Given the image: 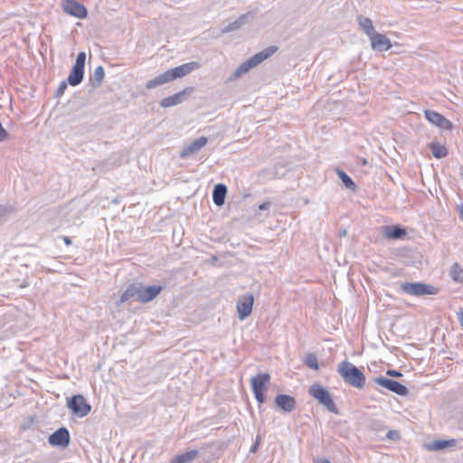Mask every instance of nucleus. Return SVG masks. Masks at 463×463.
I'll use <instances>...</instances> for the list:
<instances>
[{
  "label": "nucleus",
  "instance_id": "f257e3e1",
  "mask_svg": "<svg viewBox=\"0 0 463 463\" xmlns=\"http://www.w3.org/2000/svg\"><path fill=\"white\" fill-rule=\"evenodd\" d=\"M199 68L197 62L192 61L184 63L175 68L167 70L164 73H161L155 77L154 79L148 80L146 83V88L148 90L155 89L158 86L164 85L167 82H170L177 78H182L192 72L194 70Z\"/></svg>",
  "mask_w": 463,
  "mask_h": 463
},
{
  "label": "nucleus",
  "instance_id": "f03ea898",
  "mask_svg": "<svg viewBox=\"0 0 463 463\" xmlns=\"http://www.w3.org/2000/svg\"><path fill=\"white\" fill-rule=\"evenodd\" d=\"M337 373L345 383L354 388L362 389L365 384L364 373L347 360L342 361L338 364Z\"/></svg>",
  "mask_w": 463,
  "mask_h": 463
},
{
  "label": "nucleus",
  "instance_id": "7ed1b4c3",
  "mask_svg": "<svg viewBox=\"0 0 463 463\" xmlns=\"http://www.w3.org/2000/svg\"><path fill=\"white\" fill-rule=\"evenodd\" d=\"M278 50L276 46H269L265 50L254 54L245 61H243L233 72V79H237L247 73L252 68L258 66L263 61L270 57Z\"/></svg>",
  "mask_w": 463,
  "mask_h": 463
},
{
  "label": "nucleus",
  "instance_id": "20e7f679",
  "mask_svg": "<svg viewBox=\"0 0 463 463\" xmlns=\"http://www.w3.org/2000/svg\"><path fill=\"white\" fill-rule=\"evenodd\" d=\"M269 381L270 375L269 373H259L250 379L252 392L255 399L260 404L264 403L266 401L265 392Z\"/></svg>",
  "mask_w": 463,
  "mask_h": 463
},
{
  "label": "nucleus",
  "instance_id": "39448f33",
  "mask_svg": "<svg viewBox=\"0 0 463 463\" xmlns=\"http://www.w3.org/2000/svg\"><path fill=\"white\" fill-rule=\"evenodd\" d=\"M401 291L410 296L434 295L437 289L432 285L421 282H403L400 285Z\"/></svg>",
  "mask_w": 463,
  "mask_h": 463
},
{
  "label": "nucleus",
  "instance_id": "423d86ee",
  "mask_svg": "<svg viewBox=\"0 0 463 463\" xmlns=\"http://www.w3.org/2000/svg\"><path fill=\"white\" fill-rule=\"evenodd\" d=\"M67 407L77 417L83 418L87 416L90 411L91 406L89 404L81 394H76L67 399Z\"/></svg>",
  "mask_w": 463,
  "mask_h": 463
},
{
  "label": "nucleus",
  "instance_id": "0eeeda50",
  "mask_svg": "<svg viewBox=\"0 0 463 463\" xmlns=\"http://www.w3.org/2000/svg\"><path fill=\"white\" fill-rule=\"evenodd\" d=\"M253 303L254 297L251 293H247L238 298L236 309L238 313V318L241 321L245 320L251 314Z\"/></svg>",
  "mask_w": 463,
  "mask_h": 463
},
{
  "label": "nucleus",
  "instance_id": "6e6552de",
  "mask_svg": "<svg viewBox=\"0 0 463 463\" xmlns=\"http://www.w3.org/2000/svg\"><path fill=\"white\" fill-rule=\"evenodd\" d=\"M373 381L380 386L398 395L405 396L409 393L408 388L395 380L385 378L383 376H377Z\"/></svg>",
  "mask_w": 463,
  "mask_h": 463
},
{
  "label": "nucleus",
  "instance_id": "1a4fd4ad",
  "mask_svg": "<svg viewBox=\"0 0 463 463\" xmlns=\"http://www.w3.org/2000/svg\"><path fill=\"white\" fill-rule=\"evenodd\" d=\"M138 290H137V301L140 303H147L156 298L163 288L160 285H152L144 287L141 283H137Z\"/></svg>",
  "mask_w": 463,
  "mask_h": 463
},
{
  "label": "nucleus",
  "instance_id": "9d476101",
  "mask_svg": "<svg viewBox=\"0 0 463 463\" xmlns=\"http://www.w3.org/2000/svg\"><path fill=\"white\" fill-rule=\"evenodd\" d=\"M62 9L66 14L80 19L85 18L88 14L86 7L75 0H64Z\"/></svg>",
  "mask_w": 463,
  "mask_h": 463
},
{
  "label": "nucleus",
  "instance_id": "9b49d317",
  "mask_svg": "<svg viewBox=\"0 0 463 463\" xmlns=\"http://www.w3.org/2000/svg\"><path fill=\"white\" fill-rule=\"evenodd\" d=\"M426 119L433 124L434 126L444 130H450L452 128V123L447 119L443 115L430 109L424 111Z\"/></svg>",
  "mask_w": 463,
  "mask_h": 463
},
{
  "label": "nucleus",
  "instance_id": "f8f14e48",
  "mask_svg": "<svg viewBox=\"0 0 463 463\" xmlns=\"http://www.w3.org/2000/svg\"><path fill=\"white\" fill-rule=\"evenodd\" d=\"M49 443L52 446L66 448L70 444L69 430L64 427L58 429L49 437Z\"/></svg>",
  "mask_w": 463,
  "mask_h": 463
},
{
  "label": "nucleus",
  "instance_id": "ddd939ff",
  "mask_svg": "<svg viewBox=\"0 0 463 463\" xmlns=\"http://www.w3.org/2000/svg\"><path fill=\"white\" fill-rule=\"evenodd\" d=\"M208 142L207 137H200L199 138L194 140L190 144L184 146L180 152V157L185 158L192 155L196 154L198 151H200Z\"/></svg>",
  "mask_w": 463,
  "mask_h": 463
},
{
  "label": "nucleus",
  "instance_id": "4468645a",
  "mask_svg": "<svg viewBox=\"0 0 463 463\" xmlns=\"http://www.w3.org/2000/svg\"><path fill=\"white\" fill-rule=\"evenodd\" d=\"M372 49L377 52L388 51L392 48L390 40L382 33H374L370 37Z\"/></svg>",
  "mask_w": 463,
  "mask_h": 463
},
{
  "label": "nucleus",
  "instance_id": "2eb2a0df",
  "mask_svg": "<svg viewBox=\"0 0 463 463\" xmlns=\"http://www.w3.org/2000/svg\"><path fill=\"white\" fill-rule=\"evenodd\" d=\"M276 405L285 412H291L296 407V400L288 394H278L275 398Z\"/></svg>",
  "mask_w": 463,
  "mask_h": 463
},
{
  "label": "nucleus",
  "instance_id": "dca6fc26",
  "mask_svg": "<svg viewBox=\"0 0 463 463\" xmlns=\"http://www.w3.org/2000/svg\"><path fill=\"white\" fill-rule=\"evenodd\" d=\"M320 404L323 405L326 410L334 414H339V410L335 405L333 397L329 392L320 386Z\"/></svg>",
  "mask_w": 463,
  "mask_h": 463
},
{
  "label": "nucleus",
  "instance_id": "f3484780",
  "mask_svg": "<svg viewBox=\"0 0 463 463\" xmlns=\"http://www.w3.org/2000/svg\"><path fill=\"white\" fill-rule=\"evenodd\" d=\"M383 234L387 239L399 240L403 238L407 234V232L400 225H390L383 227Z\"/></svg>",
  "mask_w": 463,
  "mask_h": 463
},
{
  "label": "nucleus",
  "instance_id": "a211bd4d",
  "mask_svg": "<svg viewBox=\"0 0 463 463\" xmlns=\"http://www.w3.org/2000/svg\"><path fill=\"white\" fill-rule=\"evenodd\" d=\"M251 15V13H246L239 16L235 21L229 23L226 26H224L221 32L222 33H228L231 32L237 31L241 29L248 21L249 17Z\"/></svg>",
  "mask_w": 463,
  "mask_h": 463
},
{
  "label": "nucleus",
  "instance_id": "6ab92c4d",
  "mask_svg": "<svg viewBox=\"0 0 463 463\" xmlns=\"http://www.w3.org/2000/svg\"><path fill=\"white\" fill-rule=\"evenodd\" d=\"M137 290H138V285L137 283H133L129 285L126 290H124L120 296L119 300L117 302L118 306H120L121 304L129 301L130 299H135L137 301Z\"/></svg>",
  "mask_w": 463,
  "mask_h": 463
},
{
  "label": "nucleus",
  "instance_id": "aec40b11",
  "mask_svg": "<svg viewBox=\"0 0 463 463\" xmlns=\"http://www.w3.org/2000/svg\"><path fill=\"white\" fill-rule=\"evenodd\" d=\"M84 77V68L73 65L71 72L67 78V82L71 86H78L83 80Z\"/></svg>",
  "mask_w": 463,
  "mask_h": 463
},
{
  "label": "nucleus",
  "instance_id": "412c9836",
  "mask_svg": "<svg viewBox=\"0 0 463 463\" xmlns=\"http://www.w3.org/2000/svg\"><path fill=\"white\" fill-rule=\"evenodd\" d=\"M226 194L227 187L225 184H218L214 186L213 191V200L215 205L222 206L224 204Z\"/></svg>",
  "mask_w": 463,
  "mask_h": 463
},
{
  "label": "nucleus",
  "instance_id": "4be33fe9",
  "mask_svg": "<svg viewBox=\"0 0 463 463\" xmlns=\"http://www.w3.org/2000/svg\"><path fill=\"white\" fill-rule=\"evenodd\" d=\"M199 454V450L192 449L175 456L170 460V463H192Z\"/></svg>",
  "mask_w": 463,
  "mask_h": 463
},
{
  "label": "nucleus",
  "instance_id": "5701e85b",
  "mask_svg": "<svg viewBox=\"0 0 463 463\" xmlns=\"http://www.w3.org/2000/svg\"><path fill=\"white\" fill-rule=\"evenodd\" d=\"M185 90H182L178 93H175L172 96L165 98L161 100L160 106L162 108H169L173 106H176L184 100V97L185 96Z\"/></svg>",
  "mask_w": 463,
  "mask_h": 463
},
{
  "label": "nucleus",
  "instance_id": "b1692460",
  "mask_svg": "<svg viewBox=\"0 0 463 463\" xmlns=\"http://www.w3.org/2000/svg\"><path fill=\"white\" fill-rule=\"evenodd\" d=\"M356 21H357L359 26L361 27V29L363 30V32L368 37H370L371 35H373L375 33L374 26H373V22H372V20L370 18L364 17L363 15H358L356 17Z\"/></svg>",
  "mask_w": 463,
  "mask_h": 463
},
{
  "label": "nucleus",
  "instance_id": "393cba45",
  "mask_svg": "<svg viewBox=\"0 0 463 463\" xmlns=\"http://www.w3.org/2000/svg\"><path fill=\"white\" fill-rule=\"evenodd\" d=\"M105 77V71L104 68L102 66H98L93 73L90 76V81L91 82V85L93 88L99 87L101 82L103 81Z\"/></svg>",
  "mask_w": 463,
  "mask_h": 463
},
{
  "label": "nucleus",
  "instance_id": "a878e982",
  "mask_svg": "<svg viewBox=\"0 0 463 463\" xmlns=\"http://www.w3.org/2000/svg\"><path fill=\"white\" fill-rule=\"evenodd\" d=\"M456 444H457L456 439H440V440L432 441L431 443H430L428 445V448L430 450H441L448 447L456 446Z\"/></svg>",
  "mask_w": 463,
  "mask_h": 463
},
{
  "label": "nucleus",
  "instance_id": "bb28decb",
  "mask_svg": "<svg viewBox=\"0 0 463 463\" xmlns=\"http://www.w3.org/2000/svg\"><path fill=\"white\" fill-rule=\"evenodd\" d=\"M430 149L434 157L440 159L448 156V149L439 143L432 142L430 144Z\"/></svg>",
  "mask_w": 463,
  "mask_h": 463
},
{
  "label": "nucleus",
  "instance_id": "cd10ccee",
  "mask_svg": "<svg viewBox=\"0 0 463 463\" xmlns=\"http://www.w3.org/2000/svg\"><path fill=\"white\" fill-rule=\"evenodd\" d=\"M336 172H337L338 177L340 178L343 184L346 188H348L350 190H354L356 188L354 182L345 171L337 169Z\"/></svg>",
  "mask_w": 463,
  "mask_h": 463
},
{
  "label": "nucleus",
  "instance_id": "c85d7f7f",
  "mask_svg": "<svg viewBox=\"0 0 463 463\" xmlns=\"http://www.w3.org/2000/svg\"><path fill=\"white\" fill-rule=\"evenodd\" d=\"M450 276L455 281H463V269L458 263L453 264L451 267Z\"/></svg>",
  "mask_w": 463,
  "mask_h": 463
},
{
  "label": "nucleus",
  "instance_id": "c756f323",
  "mask_svg": "<svg viewBox=\"0 0 463 463\" xmlns=\"http://www.w3.org/2000/svg\"><path fill=\"white\" fill-rule=\"evenodd\" d=\"M305 364L312 369L318 370V360L315 354H307L305 357Z\"/></svg>",
  "mask_w": 463,
  "mask_h": 463
},
{
  "label": "nucleus",
  "instance_id": "7c9ffc66",
  "mask_svg": "<svg viewBox=\"0 0 463 463\" xmlns=\"http://www.w3.org/2000/svg\"><path fill=\"white\" fill-rule=\"evenodd\" d=\"M86 61V53L84 52H80L78 53L75 64L76 66L84 68Z\"/></svg>",
  "mask_w": 463,
  "mask_h": 463
},
{
  "label": "nucleus",
  "instance_id": "2f4dec72",
  "mask_svg": "<svg viewBox=\"0 0 463 463\" xmlns=\"http://www.w3.org/2000/svg\"><path fill=\"white\" fill-rule=\"evenodd\" d=\"M308 392L311 396H313L315 399L318 400V383H313L309 389Z\"/></svg>",
  "mask_w": 463,
  "mask_h": 463
},
{
  "label": "nucleus",
  "instance_id": "473e14b6",
  "mask_svg": "<svg viewBox=\"0 0 463 463\" xmlns=\"http://www.w3.org/2000/svg\"><path fill=\"white\" fill-rule=\"evenodd\" d=\"M67 84H69L67 81H62L56 91V96L60 97L63 95L65 90L67 89Z\"/></svg>",
  "mask_w": 463,
  "mask_h": 463
},
{
  "label": "nucleus",
  "instance_id": "72a5a7b5",
  "mask_svg": "<svg viewBox=\"0 0 463 463\" xmlns=\"http://www.w3.org/2000/svg\"><path fill=\"white\" fill-rule=\"evenodd\" d=\"M8 136L7 131L3 128L2 123L0 122V142H3L6 139Z\"/></svg>",
  "mask_w": 463,
  "mask_h": 463
},
{
  "label": "nucleus",
  "instance_id": "f704fd0d",
  "mask_svg": "<svg viewBox=\"0 0 463 463\" xmlns=\"http://www.w3.org/2000/svg\"><path fill=\"white\" fill-rule=\"evenodd\" d=\"M457 319L460 326L463 328V308H459V310L457 312Z\"/></svg>",
  "mask_w": 463,
  "mask_h": 463
},
{
  "label": "nucleus",
  "instance_id": "c9c22d12",
  "mask_svg": "<svg viewBox=\"0 0 463 463\" xmlns=\"http://www.w3.org/2000/svg\"><path fill=\"white\" fill-rule=\"evenodd\" d=\"M386 374L390 375V376H392V377H397V378L402 376V373L401 372H399V371H396V370H388L386 372Z\"/></svg>",
  "mask_w": 463,
  "mask_h": 463
},
{
  "label": "nucleus",
  "instance_id": "e433bc0d",
  "mask_svg": "<svg viewBox=\"0 0 463 463\" xmlns=\"http://www.w3.org/2000/svg\"><path fill=\"white\" fill-rule=\"evenodd\" d=\"M271 203L269 202H264L261 204L259 205L260 211H269L270 208Z\"/></svg>",
  "mask_w": 463,
  "mask_h": 463
},
{
  "label": "nucleus",
  "instance_id": "4c0bfd02",
  "mask_svg": "<svg viewBox=\"0 0 463 463\" xmlns=\"http://www.w3.org/2000/svg\"><path fill=\"white\" fill-rule=\"evenodd\" d=\"M398 437V433L394 430H389L387 433V438L394 439Z\"/></svg>",
  "mask_w": 463,
  "mask_h": 463
},
{
  "label": "nucleus",
  "instance_id": "58836bf2",
  "mask_svg": "<svg viewBox=\"0 0 463 463\" xmlns=\"http://www.w3.org/2000/svg\"><path fill=\"white\" fill-rule=\"evenodd\" d=\"M6 209L5 206L0 205V218L5 215Z\"/></svg>",
  "mask_w": 463,
  "mask_h": 463
},
{
  "label": "nucleus",
  "instance_id": "ea45409f",
  "mask_svg": "<svg viewBox=\"0 0 463 463\" xmlns=\"http://www.w3.org/2000/svg\"><path fill=\"white\" fill-rule=\"evenodd\" d=\"M63 241L67 245H70L71 243V240L69 237H64Z\"/></svg>",
  "mask_w": 463,
  "mask_h": 463
},
{
  "label": "nucleus",
  "instance_id": "a19ab883",
  "mask_svg": "<svg viewBox=\"0 0 463 463\" xmlns=\"http://www.w3.org/2000/svg\"><path fill=\"white\" fill-rule=\"evenodd\" d=\"M211 447H212L211 445H203V446L201 448L200 451L203 453V451H204L205 449H209V448H211Z\"/></svg>",
  "mask_w": 463,
  "mask_h": 463
},
{
  "label": "nucleus",
  "instance_id": "79ce46f5",
  "mask_svg": "<svg viewBox=\"0 0 463 463\" xmlns=\"http://www.w3.org/2000/svg\"><path fill=\"white\" fill-rule=\"evenodd\" d=\"M459 217H460V220L463 222V204L461 205V208H460Z\"/></svg>",
  "mask_w": 463,
  "mask_h": 463
},
{
  "label": "nucleus",
  "instance_id": "37998d69",
  "mask_svg": "<svg viewBox=\"0 0 463 463\" xmlns=\"http://www.w3.org/2000/svg\"><path fill=\"white\" fill-rule=\"evenodd\" d=\"M320 463H331V462L328 459L324 458V459H320Z\"/></svg>",
  "mask_w": 463,
  "mask_h": 463
},
{
  "label": "nucleus",
  "instance_id": "c03bdc74",
  "mask_svg": "<svg viewBox=\"0 0 463 463\" xmlns=\"http://www.w3.org/2000/svg\"><path fill=\"white\" fill-rule=\"evenodd\" d=\"M257 447H258V443H256L252 448H251V451L252 452H255L256 449H257Z\"/></svg>",
  "mask_w": 463,
  "mask_h": 463
},
{
  "label": "nucleus",
  "instance_id": "a18cd8bd",
  "mask_svg": "<svg viewBox=\"0 0 463 463\" xmlns=\"http://www.w3.org/2000/svg\"><path fill=\"white\" fill-rule=\"evenodd\" d=\"M203 460H204V461H210V460H211V458H203Z\"/></svg>",
  "mask_w": 463,
  "mask_h": 463
}]
</instances>
